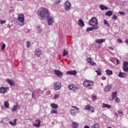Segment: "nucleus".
Masks as SVG:
<instances>
[{
	"mask_svg": "<svg viewBox=\"0 0 128 128\" xmlns=\"http://www.w3.org/2000/svg\"><path fill=\"white\" fill-rule=\"evenodd\" d=\"M37 14L40 16L39 18L41 20H44L45 18L48 17L50 14V11L48 9L42 8H40Z\"/></svg>",
	"mask_w": 128,
	"mask_h": 128,
	"instance_id": "1",
	"label": "nucleus"
},
{
	"mask_svg": "<svg viewBox=\"0 0 128 128\" xmlns=\"http://www.w3.org/2000/svg\"><path fill=\"white\" fill-rule=\"evenodd\" d=\"M88 24L92 26H98V19H96V17H92L91 20H89Z\"/></svg>",
	"mask_w": 128,
	"mask_h": 128,
	"instance_id": "2",
	"label": "nucleus"
},
{
	"mask_svg": "<svg viewBox=\"0 0 128 128\" xmlns=\"http://www.w3.org/2000/svg\"><path fill=\"white\" fill-rule=\"evenodd\" d=\"M40 92H42L40 89L33 92L32 94V98L38 100L40 98Z\"/></svg>",
	"mask_w": 128,
	"mask_h": 128,
	"instance_id": "3",
	"label": "nucleus"
},
{
	"mask_svg": "<svg viewBox=\"0 0 128 128\" xmlns=\"http://www.w3.org/2000/svg\"><path fill=\"white\" fill-rule=\"evenodd\" d=\"M94 82L92 81L86 80L84 82L83 86L86 88H88V86H94Z\"/></svg>",
	"mask_w": 128,
	"mask_h": 128,
	"instance_id": "4",
	"label": "nucleus"
},
{
	"mask_svg": "<svg viewBox=\"0 0 128 128\" xmlns=\"http://www.w3.org/2000/svg\"><path fill=\"white\" fill-rule=\"evenodd\" d=\"M46 20L48 22V26H52V24H54V18H52V16H50V14L48 15V16L46 17Z\"/></svg>",
	"mask_w": 128,
	"mask_h": 128,
	"instance_id": "5",
	"label": "nucleus"
},
{
	"mask_svg": "<svg viewBox=\"0 0 128 128\" xmlns=\"http://www.w3.org/2000/svg\"><path fill=\"white\" fill-rule=\"evenodd\" d=\"M72 7V4H70V2L68 1H66L64 3V10L66 12L68 10H70V8Z\"/></svg>",
	"mask_w": 128,
	"mask_h": 128,
	"instance_id": "6",
	"label": "nucleus"
},
{
	"mask_svg": "<svg viewBox=\"0 0 128 128\" xmlns=\"http://www.w3.org/2000/svg\"><path fill=\"white\" fill-rule=\"evenodd\" d=\"M68 88L70 90H78L80 88V86L78 85L71 84Z\"/></svg>",
	"mask_w": 128,
	"mask_h": 128,
	"instance_id": "7",
	"label": "nucleus"
},
{
	"mask_svg": "<svg viewBox=\"0 0 128 128\" xmlns=\"http://www.w3.org/2000/svg\"><path fill=\"white\" fill-rule=\"evenodd\" d=\"M70 112L72 116H76L78 114H80V108H77V110H74V109H71Z\"/></svg>",
	"mask_w": 128,
	"mask_h": 128,
	"instance_id": "8",
	"label": "nucleus"
},
{
	"mask_svg": "<svg viewBox=\"0 0 128 128\" xmlns=\"http://www.w3.org/2000/svg\"><path fill=\"white\" fill-rule=\"evenodd\" d=\"M62 88V84L60 82H58L55 83L54 84V90H60Z\"/></svg>",
	"mask_w": 128,
	"mask_h": 128,
	"instance_id": "9",
	"label": "nucleus"
},
{
	"mask_svg": "<svg viewBox=\"0 0 128 128\" xmlns=\"http://www.w3.org/2000/svg\"><path fill=\"white\" fill-rule=\"evenodd\" d=\"M84 109L86 110H91L92 112H94V108L90 104H88L84 107Z\"/></svg>",
	"mask_w": 128,
	"mask_h": 128,
	"instance_id": "10",
	"label": "nucleus"
},
{
	"mask_svg": "<svg viewBox=\"0 0 128 128\" xmlns=\"http://www.w3.org/2000/svg\"><path fill=\"white\" fill-rule=\"evenodd\" d=\"M18 20L22 24L24 22V14H20L18 18Z\"/></svg>",
	"mask_w": 128,
	"mask_h": 128,
	"instance_id": "11",
	"label": "nucleus"
},
{
	"mask_svg": "<svg viewBox=\"0 0 128 128\" xmlns=\"http://www.w3.org/2000/svg\"><path fill=\"white\" fill-rule=\"evenodd\" d=\"M54 72L56 74V76H58V78H62L63 76L62 72L60 70H54Z\"/></svg>",
	"mask_w": 128,
	"mask_h": 128,
	"instance_id": "12",
	"label": "nucleus"
},
{
	"mask_svg": "<svg viewBox=\"0 0 128 128\" xmlns=\"http://www.w3.org/2000/svg\"><path fill=\"white\" fill-rule=\"evenodd\" d=\"M66 74H70V76H76V74H77L76 70H72L68 71Z\"/></svg>",
	"mask_w": 128,
	"mask_h": 128,
	"instance_id": "13",
	"label": "nucleus"
},
{
	"mask_svg": "<svg viewBox=\"0 0 128 128\" xmlns=\"http://www.w3.org/2000/svg\"><path fill=\"white\" fill-rule=\"evenodd\" d=\"M126 76H128V74L122 72H120L118 74V76L119 78H126Z\"/></svg>",
	"mask_w": 128,
	"mask_h": 128,
	"instance_id": "14",
	"label": "nucleus"
},
{
	"mask_svg": "<svg viewBox=\"0 0 128 128\" xmlns=\"http://www.w3.org/2000/svg\"><path fill=\"white\" fill-rule=\"evenodd\" d=\"M6 82L9 84L10 86H14V81L12 80L7 79L6 80Z\"/></svg>",
	"mask_w": 128,
	"mask_h": 128,
	"instance_id": "15",
	"label": "nucleus"
},
{
	"mask_svg": "<svg viewBox=\"0 0 128 128\" xmlns=\"http://www.w3.org/2000/svg\"><path fill=\"white\" fill-rule=\"evenodd\" d=\"M33 126H36V128H40V120H36L35 124H34Z\"/></svg>",
	"mask_w": 128,
	"mask_h": 128,
	"instance_id": "16",
	"label": "nucleus"
},
{
	"mask_svg": "<svg viewBox=\"0 0 128 128\" xmlns=\"http://www.w3.org/2000/svg\"><path fill=\"white\" fill-rule=\"evenodd\" d=\"M78 24L81 28H84V22L82 19H79L78 20Z\"/></svg>",
	"mask_w": 128,
	"mask_h": 128,
	"instance_id": "17",
	"label": "nucleus"
},
{
	"mask_svg": "<svg viewBox=\"0 0 128 128\" xmlns=\"http://www.w3.org/2000/svg\"><path fill=\"white\" fill-rule=\"evenodd\" d=\"M98 27H89L87 28L86 30V32H94V30H98Z\"/></svg>",
	"mask_w": 128,
	"mask_h": 128,
	"instance_id": "18",
	"label": "nucleus"
},
{
	"mask_svg": "<svg viewBox=\"0 0 128 128\" xmlns=\"http://www.w3.org/2000/svg\"><path fill=\"white\" fill-rule=\"evenodd\" d=\"M8 90V88L6 87H0V94H6V92H7L6 90Z\"/></svg>",
	"mask_w": 128,
	"mask_h": 128,
	"instance_id": "19",
	"label": "nucleus"
},
{
	"mask_svg": "<svg viewBox=\"0 0 128 128\" xmlns=\"http://www.w3.org/2000/svg\"><path fill=\"white\" fill-rule=\"evenodd\" d=\"M87 62H88V64H90L91 66H96V64L94 62H92V58H87Z\"/></svg>",
	"mask_w": 128,
	"mask_h": 128,
	"instance_id": "20",
	"label": "nucleus"
},
{
	"mask_svg": "<svg viewBox=\"0 0 128 128\" xmlns=\"http://www.w3.org/2000/svg\"><path fill=\"white\" fill-rule=\"evenodd\" d=\"M42 54V50H38L35 51V54H36L37 56H40Z\"/></svg>",
	"mask_w": 128,
	"mask_h": 128,
	"instance_id": "21",
	"label": "nucleus"
},
{
	"mask_svg": "<svg viewBox=\"0 0 128 128\" xmlns=\"http://www.w3.org/2000/svg\"><path fill=\"white\" fill-rule=\"evenodd\" d=\"M50 106L51 108H54V110H57V108H58V105L54 103L51 104Z\"/></svg>",
	"mask_w": 128,
	"mask_h": 128,
	"instance_id": "22",
	"label": "nucleus"
},
{
	"mask_svg": "<svg viewBox=\"0 0 128 128\" xmlns=\"http://www.w3.org/2000/svg\"><path fill=\"white\" fill-rule=\"evenodd\" d=\"M112 108V106L108 104H106L104 103L102 106V108Z\"/></svg>",
	"mask_w": 128,
	"mask_h": 128,
	"instance_id": "23",
	"label": "nucleus"
},
{
	"mask_svg": "<svg viewBox=\"0 0 128 128\" xmlns=\"http://www.w3.org/2000/svg\"><path fill=\"white\" fill-rule=\"evenodd\" d=\"M106 42L105 39H98L96 40V44H102V42Z\"/></svg>",
	"mask_w": 128,
	"mask_h": 128,
	"instance_id": "24",
	"label": "nucleus"
},
{
	"mask_svg": "<svg viewBox=\"0 0 128 128\" xmlns=\"http://www.w3.org/2000/svg\"><path fill=\"white\" fill-rule=\"evenodd\" d=\"M100 8L102 10H108V8L104 5L100 4Z\"/></svg>",
	"mask_w": 128,
	"mask_h": 128,
	"instance_id": "25",
	"label": "nucleus"
},
{
	"mask_svg": "<svg viewBox=\"0 0 128 128\" xmlns=\"http://www.w3.org/2000/svg\"><path fill=\"white\" fill-rule=\"evenodd\" d=\"M95 72H96L98 76H102V70L100 68H98L97 70Z\"/></svg>",
	"mask_w": 128,
	"mask_h": 128,
	"instance_id": "26",
	"label": "nucleus"
},
{
	"mask_svg": "<svg viewBox=\"0 0 128 128\" xmlns=\"http://www.w3.org/2000/svg\"><path fill=\"white\" fill-rule=\"evenodd\" d=\"M17 120H18L17 119H14V122H12V121H10L9 124H10V126H16Z\"/></svg>",
	"mask_w": 128,
	"mask_h": 128,
	"instance_id": "27",
	"label": "nucleus"
},
{
	"mask_svg": "<svg viewBox=\"0 0 128 128\" xmlns=\"http://www.w3.org/2000/svg\"><path fill=\"white\" fill-rule=\"evenodd\" d=\"M112 90V87L110 86H107L105 87L104 91L106 92H108Z\"/></svg>",
	"mask_w": 128,
	"mask_h": 128,
	"instance_id": "28",
	"label": "nucleus"
},
{
	"mask_svg": "<svg viewBox=\"0 0 128 128\" xmlns=\"http://www.w3.org/2000/svg\"><path fill=\"white\" fill-rule=\"evenodd\" d=\"M78 126H80V124L76 122H74L72 123V126L74 128H78Z\"/></svg>",
	"mask_w": 128,
	"mask_h": 128,
	"instance_id": "29",
	"label": "nucleus"
},
{
	"mask_svg": "<svg viewBox=\"0 0 128 128\" xmlns=\"http://www.w3.org/2000/svg\"><path fill=\"white\" fill-rule=\"evenodd\" d=\"M4 107L6 108H10V104H8V101L4 102Z\"/></svg>",
	"mask_w": 128,
	"mask_h": 128,
	"instance_id": "30",
	"label": "nucleus"
},
{
	"mask_svg": "<svg viewBox=\"0 0 128 128\" xmlns=\"http://www.w3.org/2000/svg\"><path fill=\"white\" fill-rule=\"evenodd\" d=\"M106 16H112V12L108 11L105 14Z\"/></svg>",
	"mask_w": 128,
	"mask_h": 128,
	"instance_id": "31",
	"label": "nucleus"
},
{
	"mask_svg": "<svg viewBox=\"0 0 128 128\" xmlns=\"http://www.w3.org/2000/svg\"><path fill=\"white\" fill-rule=\"evenodd\" d=\"M118 92H113L112 93V100H114L116 98V94Z\"/></svg>",
	"mask_w": 128,
	"mask_h": 128,
	"instance_id": "32",
	"label": "nucleus"
},
{
	"mask_svg": "<svg viewBox=\"0 0 128 128\" xmlns=\"http://www.w3.org/2000/svg\"><path fill=\"white\" fill-rule=\"evenodd\" d=\"M104 24L106 26H107L108 28H110V24L108 22V21L106 20H104Z\"/></svg>",
	"mask_w": 128,
	"mask_h": 128,
	"instance_id": "33",
	"label": "nucleus"
},
{
	"mask_svg": "<svg viewBox=\"0 0 128 128\" xmlns=\"http://www.w3.org/2000/svg\"><path fill=\"white\" fill-rule=\"evenodd\" d=\"M106 74H108L109 76H111V74H112V71L110 70H106Z\"/></svg>",
	"mask_w": 128,
	"mask_h": 128,
	"instance_id": "34",
	"label": "nucleus"
},
{
	"mask_svg": "<svg viewBox=\"0 0 128 128\" xmlns=\"http://www.w3.org/2000/svg\"><path fill=\"white\" fill-rule=\"evenodd\" d=\"M18 105L14 106L13 108L12 109V112H16V110H18Z\"/></svg>",
	"mask_w": 128,
	"mask_h": 128,
	"instance_id": "35",
	"label": "nucleus"
},
{
	"mask_svg": "<svg viewBox=\"0 0 128 128\" xmlns=\"http://www.w3.org/2000/svg\"><path fill=\"white\" fill-rule=\"evenodd\" d=\"M92 128H98V123H96L92 126Z\"/></svg>",
	"mask_w": 128,
	"mask_h": 128,
	"instance_id": "36",
	"label": "nucleus"
},
{
	"mask_svg": "<svg viewBox=\"0 0 128 128\" xmlns=\"http://www.w3.org/2000/svg\"><path fill=\"white\" fill-rule=\"evenodd\" d=\"M67 54H68V52L66 50H64L63 52V56H67Z\"/></svg>",
	"mask_w": 128,
	"mask_h": 128,
	"instance_id": "37",
	"label": "nucleus"
},
{
	"mask_svg": "<svg viewBox=\"0 0 128 128\" xmlns=\"http://www.w3.org/2000/svg\"><path fill=\"white\" fill-rule=\"evenodd\" d=\"M128 62H124V64H123V66L122 68H126V66H128Z\"/></svg>",
	"mask_w": 128,
	"mask_h": 128,
	"instance_id": "38",
	"label": "nucleus"
},
{
	"mask_svg": "<svg viewBox=\"0 0 128 128\" xmlns=\"http://www.w3.org/2000/svg\"><path fill=\"white\" fill-rule=\"evenodd\" d=\"M123 70L126 72H128V66L122 68Z\"/></svg>",
	"mask_w": 128,
	"mask_h": 128,
	"instance_id": "39",
	"label": "nucleus"
},
{
	"mask_svg": "<svg viewBox=\"0 0 128 128\" xmlns=\"http://www.w3.org/2000/svg\"><path fill=\"white\" fill-rule=\"evenodd\" d=\"M51 114H58V110H52L50 112Z\"/></svg>",
	"mask_w": 128,
	"mask_h": 128,
	"instance_id": "40",
	"label": "nucleus"
},
{
	"mask_svg": "<svg viewBox=\"0 0 128 128\" xmlns=\"http://www.w3.org/2000/svg\"><path fill=\"white\" fill-rule=\"evenodd\" d=\"M112 18H113V20H118V16H116V15L114 14L113 16H112Z\"/></svg>",
	"mask_w": 128,
	"mask_h": 128,
	"instance_id": "41",
	"label": "nucleus"
},
{
	"mask_svg": "<svg viewBox=\"0 0 128 128\" xmlns=\"http://www.w3.org/2000/svg\"><path fill=\"white\" fill-rule=\"evenodd\" d=\"M118 13L120 14H121L122 16H124V14H126V12H124L122 11L119 12Z\"/></svg>",
	"mask_w": 128,
	"mask_h": 128,
	"instance_id": "42",
	"label": "nucleus"
},
{
	"mask_svg": "<svg viewBox=\"0 0 128 128\" xmlns=\"http://www.w3.org/2000/svg\"><path fill=\"white\" fill-rule=\"evenodd\" d=\"M26 46L28 48H30V42H27Z\"/></svg>",
	"mask_w": 128,
	"mask_h": 128,
	"instance_id": "43",
	"label": "nucleus"
},
{
	"mask_svg": "<svg viewBox=\"0 0 128 128\" xmlns=\"http://www.w3.org/2000/svg\"><path fill=\"white\" fill-rule=\"evenodd\" d=\"M0 22V24H6V20H1Z\"/></svg>",
	"mask_w": 128,
	"mask_h": 128,
	"instance_id": "44",
	"label": "nucleus"
},
{
	"mask_svg": "<svg viewBox=\"0 0 128 128\" xmlns=\"http://www.w3.org/2000/svg\"><path fill=\"white\" fill-rule=\"evenodd\" d=\"M38 32L40 34L42 32V28H40V26H38L37 28Z\"/></svg>",
	"mask_w": 128,
	"mask_h": 128,
	"instance_id": "45",
	"label": "nucleus"
},
{
	"mask_svg": "<svg viewBox=\"0 0 128 128\" xmlns=\"http://www.w3.org/2000/svg\"><path fill=\"white\" fill-rule=\"evenodd\" d=\"M55 2L56 4H58L60 2V0H56Z\"/></svg>",
	"mask_w": 128,
	"mask_h": 128,
	"instance_id": "46",
	"label": "nucleus"
},
{
	"mask_svg": "<svg viewBox=\"0 0 128 128\" xmlns=\"http://www.w3.org/2000/svg\"><path fill=\"white\" fill-rule=\"evenodd\" d=\"M118 44H122V40L118 38Z\"/></svg>",
	"mask_w": 128,
	"mask_h": 128,
	"instance_id": "47",
	"label": "nucleus"
},
{
	"mask_svg": "<svg viewBox=\"0 0 128 128\" xmlns=\"http://www.w3.org/2000/svg\"><path fill=\"white\" fill-rule=\"evenodd\" d=\"M118 112L119 114H124V112L122 111H120V110H118Z\"/></svg>",
	"mask_w": 128,
	"mask_h": 128,
	"instance_id": "48",
	"label": "nucleus"
},
{
	"mask_svg": "<svg viewBox=\"0 0 128 128\" xmlns=\"http://www.w3.org/2000/svg\"><path fill=\"white\" fill-rule=\"evenodd\" d=\"M6 48V44H3L2 47V50H4Z\"/></svg>",
	"mask_w": 128,
	"mask_h": 128,
	"instance_id": "49",
	"label": "nucleus"
},
{
	"mask_svg": "<svg viewBox=\"0 0 128 128\" xmlns=\"http://www.w3.org/2000/svg\"><path fill=\"white\" fill-rule=\"evenodd\" d=\"M92 98H93V100H96V95H92Z\"/></svg>",
	"mask_w": 128,
	"mask_h": 128,
	"instance_id": "50",
	"label": "nucleus"
},
{
	"mask_svg": "<svg viewBox=\"0 0 128 128\" xmlns=\"http://www.w3.org/2000/svg\"><path fill=\"white\" fill-rule=\"evenodd\" d=\"M58 98V94H55V96H54V98Z\"/></svg>",
	"mask_w": 128,
	"mask_h": 128,
	"instance_id": "51",
	"label": "nucleus"
},
{
	"mask_svg": "<svg viewBox=\"0 0 128 128\" xmlns=\"http://www.w3.org/2000/svg\"><path fill=\"white\" fill-rule=\"evenodd\" d=\"M116 102H120V98H116Z\"/></svg>",
	"mask_w": 128,
	"mask_h": 128,
	"instance_id": "52",
	"label": "nucleus"
},
{
	"mask_svg": "<svg viewBox=\"0 0 128 128\" xmlns=\"http://www.w3.org/2000/svg\"><path fill=\"white\" fill-rule=\"evenodd\" d=\"M120 64V61L118 59L116 60V64Z\"/></svg>",
	"mask_w": 128,
	"mask_h": 128,
	"instance_id": "53",
	"label": "nucleus"
},
{
	"mask_svg": "<svg viewBox=\"0 0 128 128\" xmlns=\"http://www.w3.org/2000/svg\"><path fill=\"white\" fill-rule=\"evenodd\" d=\"M102 80H106V76H103L102 78Z\"/></svg>",
	"mask_w": 128,
	"mask_h": 128,
	"instance_id": "54",
	"label": "nucleus"
},
{
	"mask_svg": "<svg viewBox=\"0 0 128 128\" xmlns=\"http://www.w3.org/2000/svg\"><path fill=\"white\" fill-rule=\"evenodd\" d=\"M72 108H76V110H78V108H78V107L76 106H72Z\"/></svg>",
	"mask_w": 128,
	"mask_h": 128,
	"instance_id": "55",
	"label": "nucleus"
},
{
	"mask_svg": "<svg viewBox=\"0 0 128 128\" xmlns=\"http://www.w3.org/2000/svg\"><path fill=\"white\" fill-rule=\"evenodd\" d=\"M84 128H90V126H84Z\"/></svg>",
	"mask_w": 128,
	"mask_h": 128,
	"instance_id": "56",
	"label": "nucleus"
},
{
	"mask_svg": "<svg viewBox=\"0 0 128 128\" xmlns=\"http://www.w3.org/2000/svg\"><path fill=\"white\" fill-rule=\"evenodd\" d=\"M10 12H14V9H12L11 10H9Z\"/></svg>",
	"mask_w": 128,
	"mask_h": 128,
	"instance_id": "57",
	"label": "nucleus"
},
{
	"mask_svg": "<svg viewBox=\"0 0 128 128\" xmlns=\"http://www.w3.org/2000/svg\"><path fill=\"white\" fill-rule=\"evenodd\" d=\"M125 42L126 44H128V39H127L126 41H125Z\"/></svg>",
	"mask_w": 128,
	"mask_h": 128,
	"instance_id": "58",
	"label": "nucleus"
},
{
	"mask_svg": "<svg viewBox=\"0 0 128 128\" xmlns=\"http://www.w3.org/2000/svg\"><path fill=\"white\" fill-rule=\"evenodd\" d=\"M115 116H118V113H114Z\"/></svg>",
	"mask_w": 128,
	"mask_h": 128,
	"instance_id": "59",
	"label": "nucleus"
},
{
	"mask_svg": "<svg viewBox=\"0 0 128 128\" xmlns=\"http://www.w3.org/2000/svg\"><path fill=\"white\" fill-rule=\"evenodd\" d=\"M42 93L44 92V91H42Z\"/></svg>",
	"mask_w": 128,
	"mask_h": 128,
	"instance_id": "60",
	"label": "nucleus"
},
{
	"mask_svg": "<svg viewBox=\"0 0 128 128\" xmlns=\"http://www.w3.org/2000/svg\"><path fill=\"white\" fill-rule=\"evenodd\" d=\"M11 8H12V6Z\"/></svg>",
	"mask_w": 128,
	"mask_h": 128,
	"instance_id": "61",
	"label": "nucleus"
}]
</instances>
